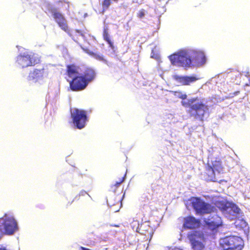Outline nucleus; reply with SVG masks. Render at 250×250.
<instances>
[{
    "instance_id": "nucleus-1",
    "label": "nucleus",
    "mask_w": 250,
    "mask_h": 250,
    "mask_svg": "<svg viewBox=\"0 0 250 250\" xmlns=\"http://www.w3.org/2000/svg\"><path fill=\"white\" fill-rule=\"evenodd\" d=\"M173 65L186 67L191 65L201 66L206 62V57L203 52L196 50H181L169 56Z\"/></svg>"
},
{
    "instance_id": "nucleus-2",
    "label": "nucleus",
    "mask_w": 250,
    "mask_h": 250,
    "mask_svg": "<svg viewBox=\"0 0 250 250\" xmlns=\"http://www.w3.org/2000/svg\"><path fill=\"white\" fill-rule=\"evenodd\" d=\"M96 76V73L93 68L86 67L80 77H77L69 82V88L73 91L83 90L89 83L95 79Z\"/></svg>"
},
{
    "instance_id": "nucleus-3",
    "label": "nucleus",
    "mask_w": 250,
    "mask_h": 250,
    "mask_svg": "<svg viewBox=\"0 0 250 250\" xmlns=\"http://www.w3.org/2000/svg\"><path fill=\"white\" fill-rule=\"evenodd\" d=\"M199 101L198 98L194 97L188 100L187 101H182V105L185 107H189L188 113L190 114V116L194 117L196 119L200 121H204V115L208 112V105L202 102H195Z\"/></svg>"
},
{
    "instance_id": "nucleus-4",
    "label": "nucleus",
    "mask_w": 250,
    "mask_h": 250,
    "mask_svg": "<svg viewBox=\"0 0 250 250\" xmlns=\"http://www.w3.org/2000/svg\"><path fill=\"white\" fill-rule=\"evenodd\" d=\"M223 173V167L221 160L217 158H212L208 161L206 167L204 176L208 181L221 183V174Z\"/></svg>"
},
{
    "instance_id": "nucleus-5",
    "label": "nucleus",
    "mask_w": 250,
    "mask_h": 250,
    "mask_svg": "<svg viewBox=\"0 0 250 250\" xmlns=\"http://www.w3.org/2000/svg\"><path fill=\"white\" fill-rule=\"evenodd\" d=\"M243 240L235 235L226 236L219 240L222 250H242L244 247Z\"/></svg>"
},
{
    "instance_id": "nucleus-6",
    "label": "nucleus",
    "mask_w": 250,
    "mask_h": 250,
    "mask_svg": "<svg viewBox=\"0 0 250 250\" xmlns=\"http://www.w3.org/2000/svg\"><path fill=\"white\" fill-rule=\"evenodd\" d=\"M40 59L32 52H24L19 55L16 60V63L21 68L34 66L39 63Z\"/></svg>"
},
{
    "instance_id": "nucleus-7",
    "label": "nucleus",
    "mask_w": 250,
    "mask_h": 250,
    "mask_svg": "<svg viewBox=\"0 0 250 250\" xmlns=\"http://www.w3.org/2000/svg\"><path fill=\"white\" fill-rule=\"evenodd\" d=\"M192 248L194 250H203L205 248L206 237L204 233L200 230H194L187 234Z\"/></svg>"
},
{
    "instance_id": "nucleus-8",
    "label": "nucleus",
    "mask_w": 250,
    "mask_h": 250,
    "mask_svg": "<svg viewBox=\"0 0 250 250\" xmlns=\"http://www.w3.org/2000/svg\"><path fill=\"white\" fill-rule=\"evenodd\" d=\"M71 117L74 126L79 129L84 127L88 121L86 111L78 108H75L71 112Z\"/></svg>"
},
{
    "instance_id": "nucleus-9",
    "label": "nucleus",
    "mask_w": 250,
    "mask_h": 250,
    "mask_svg": "<svg viewBox=\"0 0 250 250\" xmlns=\"http://www.w3.org/2000/svg\"><path fill=\"white\" fill-rule=\"evenodd\" d=\"M191 204L196 212L200 214L210 213L214 212L216 208L211 204L206 203L199 197L193 198Z\"/></svg>"
},
{
    "instance_id": "nucleus-10",
    "label": "nucleus",
    "mask_w": 250,
    "mask_h": 250,
    "mask_svg": "<svg viewBox=\"0 0 250 250\" xmlns=\"http://www.w3.org/2000/svg\"><path fill=\"white\" fill-rule=\"evenodd\" d=\"M0 219H2V225L5 235H12L18 230L17 222L13 217L9 216L7 214H5Z\"/></svg>"
},
{
    "instance_id": "nucleus-11",
    "label": "nucleus",
    "mask_w": 250,
    "mask_h": 250,
    "mask_svg": "<svg viewBox=\"0 0 250 250\" xmlns=\"http://www.w3.org/2000/svg\"><path fill=\"white\" fill-rule=\"evenodd\" d=\"M65 70V79L67 82L72 81L75 78L80 77V69L79 65L75 63H70L66 65Z\"/></svg>"
},
{
    "instance_id": "nucleus-12",
    "label": "nucleus",
    "mask_w": 250,
    "mask_h": 250,
    "mask_svg": "<svg viewBox=\"0 0 250 250\" xmlns=\"http://www.w3.org/2000/svg\"><path fill=\"white\" fill-rule=\"evenodd\" d=\"M49 73L48 68L47 66H43L42 69H34L31 72L28 76L29 80H36L37 81L39 79L46 77Z\"/></svg>"
},
{
    "instance_id": "nucleus-13",
    "label": "nucleus",
    "mask_w": 250,
    "mask_h": 250,
    "mask_svg": "<svg viewBox=\"0 0 250 250\" xmlns=\"http://www.w3.org/2000/svg\"><path fill=\"white\" fill-rule=\"evenodd\" d=\"M183 227L186 229H194L199 227L200 221L192 216H188L184 218Z\"/></svg>"
},
{
    "instance_id": "nucleus-14",
    "label": "nucleus",
    "mask_w": 250,
    "mask_h": 250,
    "mask_svg": "<svg viewBox=\"0 0 250 250\" xmlns=\"http://www.w3.org/2000/svg\"><path fill=\"white\" fill-rule=\"evenodd\" d=\"M205 223L212 229H215L222 225L221 218L217 214L209 216Z\"/></svg>"
},
{
    "instance_id": "nucleus-15",
    "label": "nucleus",
    "mask_w": 250,
    "mask_h": 250,
    "mask_svg": "<svg viewBox=\"0 0 250 250\" xmlns=\"http://www.w3.org/2000/svg\"><path fill=\"white\" fill-rule=\"evenodd\" d=\"M175 80L180 83L181 85H189L191 83H192L198 80L195 76H175Z\"/></svg>"
},
{
    "instance_id": "nucleus-16",
    "label": "nucleus",
    "mask_w": 250,
    "mask_h": 250,
    "mask_svg": "<svg viewBox=\"0 0 250 250\" xmlns=\"http://www.w3.org/2000/svg\"><path fill=\"white\" fill-rule=\"evenodd\" d=\"M215 208H218L222 211H227L229 208V203L223 201H217L215 203Z\"/></svg>"
},
{
    "instance_id": "nucleus-17",
    "label": "nucleus",
    "mask_w": 250,
    "mask_h": 250,
    "mask_svg": "<svg viewBox=\"0 0 250 250\" xmlns=\"http://www.w3.org/2000/svg\"><path fill=\"white\" fill-rule=\"evenodd\" d=\"M88 53L96 60L102 62L108 65L109 64V62L105 59L103 55L92 51L89 52Z\"/></svg>"
},
{
    "instance_id": "nucleus-18",
    "label": "nucleus",
    "mask_w": 250,
    "mask_h": 250,
    "mask_svg": "<svg viewBox=\"0 0 250 250\" xmlns=\"http://www.w3.org/2000/svg\"><path fill=\"white\" fill-rule=\"evenodd\" d=\"M103 37L104 39L109 45V46L113 48L114 46L113 42H111L110 37L109 35L108 34V28L107 26H104L103 29Z\"/></svg>"
},
{
    "instance_id": "nucleus-19",
    "label": "nucleus",
    "mask_w": 250,
    "mask_h": 250,
    "mask_svg": "<svg viewBox=\"0 0 250 250\" xmlns=\"http://www.w3.org/2000/svg\"><path fill=\"white\" fill-rule=\"evenodd\" d=\"M58 24L59 25V27L63 30L65 32L67 33L68 34H70L69 32L70 30L69 29L68 26L67 24L65 18L62 20L61 21H60L58 22H57Z\"/></svg>"
},
{
    "instance_id": "nucleus-20",
    "label": "nucleus",
    "mask_w": 250,
    "mask_h": 250,
    "mask_svg": "<svg viewBox=\"0 0 250 250\" xmlns=\"http://www.w3.org/2000/svg\"><path fill=\"white\" fill-rule=\"evenodd\" d=\"M52 15L56 22L64 18L63 16L60 12L57 11L56 10L52 11Z\"/></svg>"
},
{
    "instance_id": "nucleus-21",
    "label": "nucleus",
    "mask_w": 250,
    "mask_h": 250,
    "mask_svg": "<svg viewBox=\"0 0 250 250\" xmlns=\"http://www.w3.org/2000/svg\"><path fill=\"white\" fill-rule=\"evenodd\" d=\"M125 180V177H122L119 179V180L116 182L115 184L113 185L111 187V189L112 191H115L116 188L122 183Z\"/></svg>"
},
{
    "instance_id": "nucleus-22",
    "label": "nucleus",
    "mask_w": 250,
    "mask_h": 250,
    "mask_svg": "<svg viewBox=\"0 0 250 250\" xmlns=\"http://www.w3.org/2000/svg\"><path fill=\"white\" fill-rule=\"evenodd\" d=\"M111 1L112 0H104L102 5L103 7V10H105L108 9L109 7V6L110 5L111 3Z\"/></svg>"
},
{
    "instance_id": "nucleus-23",
    "label": "nucleus",
    "mask_w": 250,
    "mask_h": 250,
    "mask_svg": "<svg viewBox=\"0 0 250 250\" xmlns=\"http://www.w3.org/2000/svg\"><path fill=\"white\" fill-rule=\"evenodd\" d=\"M146 11L142 9L140 10L139 11V12L137 14V16L140 19H142L144 17L145 14H146Z\"/></svg>"
},
{
    "instance_id": "nucleus-24",
    "label": "nucleus",
    "mask_w": 250,
    "mask_h": 250,
    "mask_svg": "<svg viewBox=\"0 0 250 250\" xmlns=\"http://www.w3.org/2000/svg\"><path fill=\"white\" fill-rule=\"evenodd\" d=\"M112 200V199H110L109 200H107V203L109 206H110V207H113L115 205H117L119 207L120 206L121 204L120 203V199H119L116 203H113Z\"/></svg>"
},
{
    "instance_id": "nucleus-25",
    "label": "nucleus",
    "mask_w": 250,
    "mask_h": 250,
    "mask_svg": "<svg viewBox=\"0 0 250 250\" xmlns=\"http://www.w3.org/2000/svg\"><path fill=\"white\" fill-rule=\"evenodd\" d=\"M2 223V219H0V238L3 235H5Z\"/></svg>"
},
{
    "instance_id": "nucleus-26",
    "label": "nucleus",
    "mask_w": 250,
    "mask_h": 250,
    "mask_svg": "<svg viewBox=\"0 0 250 250\" xmlns=\"http://www.w3.org/2000/svg\"><path fill=\"white\" fill-rule=\"evenodd\" d=\"M86 195H88V194L87 193V192L86 191H84V190H82L79 193V195L76 196V198H77L78 197H80L81 196H85Z\"/></svg>"
},
{
    "instance_id": "nucleus-27",
    "label": "nucleus",
    "mask_w": 250,
    "mask_h": 250,
    "mask_svg": "<svg viewBox=\"0 0 250 250\" xmlns=\"http://www.w3.org/2000/svg\"><path fill=\"white\" fill-rule=\"evenodd\" d=\"M231 208H234V211L235 212L238 213L239 210L240 209H239V208L238 207H237L235 205H232Z\"/></svg>"
},
{
    "instance_id": "nucleus-28",
    "label": "nucleus",
    "mask_w": 250,
    "mask_h": 250,
    "mask_svg": "<svg viewBox=\"0 0 250 250\" xmlns=\"http://www.w3.org/2000/svg\"><path fill=\"white\" fill-rule=\"evenodd\" d=\"M179 98L182 100H185L187 99V95L186 94H181V95L179 96Z\"/></svg>"
},
{
    "instance_id": "nucleus-29",
    "label": "nucleus",
    "mask_w": 250,
    "mask_h": 250,
    "mask_svg": "<svg viewBox=\"0 0 250 250\" xmlns=\"http://www.w3.org/2000/svg\"><path fill=\"white\" fill-rule=\"evenodd\" d=\"M111 226L112 227H117V228L120 227V225L119 224H118V225L113 224V225H111Z\"/></svg>"
},
{
    "instance_id": "nucleus-30",
    "label": "nucleus",
    "mask_w": 250,
    "mask_h": 250,
    "mask_svg": "<svg viewBox=\"0 0 250 250\" xmlns=\"http://www.w3.org/2000/svg\"><path fill=\"white\" fill-rule=\"evenodd\" d=\"M80 174L81 175H85L86 174V173L84 172V170H81Z\"/></svg>"
},
{
    "instance_id": "nucleus-31",
    "label": "nucleus",
    "mask_w": 250,
    "mask_h": 250,
    "mask_svg": "<svg viewBox=\"0 0 250 250\" xmlns=\"http://www.w3.org/2000/svg\"><path fill=\"white\" fill-rule=\"evenodd\" d=\"M90 245L94 246V245H95V242H93L92 243H90Z\"/></svg>"
},
{
    "instance_id": "nucleus-32",
    "label": "nucleus",
    "mask_w": 250,
    "mask_h": 250,
    "mask_svg": "<svg viewBox=\"0 0 250 250\" xmlns=\"http://www.w3.org/2000/svg\"><path fill=\"white\" fill-rule=\"evenodd\" d=\"M119 210V208L117 209H116L115 210H114L115 211H118V210Z\"/></svg>"
}]
</instances>
